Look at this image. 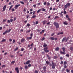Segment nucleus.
I'll return each instance as SVG.
<instances>
[{
  "instance_id": "8",
  "label": "nucleus",
  "mask_w": 73,
  "mask_h": 73,
  "mask_svg": "<svg viewBox=\"0 0 73 73\" xmlns=\"http://www.w3.org/2000/svg\"><path fill=\"white\" fill-rule=\"evenodd\" d=\"M15 70L16 71L17 73H19V68L18 67H16L15 68Z\"/></svg>"
},
{
  "instance_id": "40",
  "label": "nucleus",
  "mask_w": 73,
  "mask_h": 73,
  "mask_svg": "<svg viewBox=\"0 0 73 73\" xmlns=\"http://www.w3.org/2000/svg\"><path fill=\"white\" fill-rule=\"evenodd\" d=\"M58 18H59V17L58 16H56L55 17V19H58Z\"/></svg>"
},
{
  "instance_id": "34",
  "label": "nucleus",
  "mask_w": 73,
  "mask_h": 73,
  "mask_svg": "<svg viewBox=\"0 0 73 73\" xmlns=\"http://www.w3.org/2000/svg\"><path fill=\"white\" fill-rule=\"evenodd\" d=\"M50 38L52 40H54V38L53 37H51Z\"/></svg>"
},
{
  "instance_id": "39",
  "label": "nucleus",
  "mask_w": 73,
  "mask_h": 73,
  "mask_svg": "<svg viewBox=\"0 0 73 73\" xmlns=\"http://www.w3.org/2000/svg\"><path fill=\"white\" fill-rule=\"evenodd\" d=\"M20 3H21V4H24V2H23V1H20Z\"/></svg>"
},
{
  "instance_id": "33",
  "label": "nucleus",
  "mask_w": 73,
  "mask_h": 73,
  "mask_svg": "<svg viewBox=\"0 0 73 73\" xmlns=\"http://www.w3.org/2000/svg\"><path fill=\"white\" fill-rule=\"evenodd\" d=\"M45 40V38L44 37H43L42 39H41V40L42 41H44Z\"/></svg>"
},
{
  "instance_id": "15",
  "label": "nucleus",
  "mask_w": 73,
  "mask_h": 73,
  "mask_svg": "<svg viewBox=\"0 0 73 73\" xmlns=\"http://www.w3.org/2000/svg\"><path fill=\"white\" fill-rule=\"evenodd\" d=\"M7 33H8V31H6L5 32L3 33V35H5Z\"/></svg>"
},
{
  "instance_id": "41",
  "label": "nucleus",
  "mask_w": 73,
  "mask_h": 73,
  "mask_svg": "<svg viewBox=\"0 0 73 73\" xmlns=\"http://www.w3.org/2000/svg\"><path fill=\"white\" fill-rule=\"evenodd\" d=\"M7 21V19H4L3 21V23H4V22H5Z\"/></svg>"
},
{
  "instance_id": "3",
  "label": "nucleus",
  "mask_w": 73,
  "mask_h": 73,
  "mask_svg": "<svg viewBox=\"0 0 73 73\" xmlns=\"http://www.w3.org/2000/svg\"><path fill=\"white\" fill-rule=\"evenodd\" d=\"M70 5V3H67L66 5H65L64 6V8L66 9L68 8V7H69Z\"/></svg>"
},
{
  "instance_id": "12",
  "label": "nucleus",
  "mask_w": 73,
  "mask_h": 73,
  "mask_svg": "<svg viewBox=\"0 0 73 73\" xmlns=\"http://www.w3.org/2000/svg\"><path fill=\"white\" fill-rule=\"evenodd\" d=\"M63 24L64 25H68V22H67V21H66L64 22L63 23Z\"/></svg>"
},
{
  "instance_id": "26",
  "label": "nucleus",
  "mask_w": 73,
  "mask_h": 73,
  "mask_svg": "<svg viewBox=\"0 0 73 73\" xmlns=\"http://www.w3.org/2000/svg\"><path fill=\"white\" fill-rule=\"evenodd\" d=\"M25 69H28V66L27 65L25 66Z\"/></svg>"
},
{
  "instance_id": "44",
  "label": "nucleus",
  "mask_w": 73,
  "mask_h": 73,
  "mask_svg": "<svg viewBox=\"0 0 73 73\" xmlns=\"http://www.w3.org/2000/svg\"><path fill=\"white\" fill-rule=\"evenodd\" d=\"M47 5L48 6V5H50V3L49 2H48L47 3Z\"/></svg>"
},
{
  "instance_id": "37",
  "label": "nucleus",
  "mask_w": 73,
  "mask_h": 73,
  "mask_svg": "<svg viewBox=\"0 0 73 73\" xmlns=\"http://www.w3.org/2000/svg\"><path fill=\"white\" fill-rule=\"evenodd\" d=\"M10 56L11 58H13L14 57V56L13 55H10Z\"/></svg>"
},
{
  "instance_id": "14",
  "label": "nucleus",
  "mask_w": 73,
  "mask_h": 73,
  "mask_svg": "<svg viewBox=\"0 0 73 73\" xmlns=\"http://www.w3.org/2000/svg\"><path fill=\"white\" fill-rule=\"evenodd\" d=\"M66 37L63 38V39L62 40V42H64L66 40Z\"/></svg>"
},
{
  "instance_id": "22",
  "label": "nucleus",
  "mask_w": 73,
  "mask_h": 73,
  "mask_svg": "<svg viewBox=\"0 0 73 73\" xmlns=\"http://www.w3.org/2000/svg\"><path fill=\"white\" fill-rule=\"evenodd\" d=\"M47 46V44H45V43H44V44L43 45V47L45 48V47H46Z\"/></svg>"
},
{
  "instance_id": "19",
  "label": "nucleus",
  "mask_w": 73,
  "mask_h": 73,
  "mask_svg": "<svg viewBox=\"0 0 73 73\" xmlns=\"http://www.w3.org/2000/svg\"><path fill=\"white\" fill-rule=\"evenodd\" d=\"M54 59H56L58 58V56L57 55H56L54 56Z\"/></svg>"
},
{
  "instance_id": "29",
  "label": "nucleus",
  "mask_w": 73,
  "mask_h": 73,
  "mask_svg": "<svg viewBox=\"0 0 73 73\" xmlns=\"http://www.w3.org/2000/svg\"><path fill=\"white\" fill-rule=\"evenodd\" d=\"M67 64V62L66 61H64V65H66Z\"/></svg>"
},
{
  "instance_id": "25",
  "label": "nucleus",
  "mask_w": 73,
  "mask_h": 73,
  "mask_svg": "<svg viewBox=\"0 0 73 73\" xmlns=\"http://www.w3.org/2000/svg\"><path fill=\"white\" fill-rule=\"evenodd\" d=\"M73 47H71L70 48V50H73Z\"/></svg>"
},
{
  "instance_id": "4",
  "label": "nucleus",
  "mask_w": 73,
  "mask_h": 73,
  "mask_svg": "<svg viewBox=\"0 0 73 73\" xmlns=\"http://www.w3.org/2000/svg\"><path fill=\"white\" fill-rule=\"evenodd\" d=\"M47 49H48V47L45 48L44 49V50L46 53H48V52H49V51L48 50H47Z\"/></svg>"
},
{
  "instance_id": "50",
  "label": "nucleus",
  "mask_w": 73,
  "mask_h": 73,
  "mask_svg": "<svg viewBox=\"0 0 73 73\" xmlns=\"http://www.w3.org/2000/svg\"><path fill=\"white\" fill-rule=\"evenodd\" d=\"M18 50V48L16 47V48L15 49V50Z\"/></svg>"
},
{
  "instance_id": "18",
  "label": "nucleus",
  "mask_w": 73,
  "mask_h": 73,
  "mask_svg": "<svg viewBox=\"0 0 73 73\" xmlns=\"http://www.w3.org/2000/svg\"><path fill=\"white\" fill-rule=\"evenodd\" d=\"M60 53L61 54H66L65 53L61 51H60Z\"/></svg>"
},
{
  "instance_id": "9",
  "label": "nucleus",
  "mask_w": 73,
  "mask_h": 73,
  "mask_svg": "<svg viewBox=\"0 0 73 73\" xmlns=\"http://www.w3.org/2000/svg\"><path fill=\"white\" fill-rule=\"evenodd\" d=\"M47 22V21L46 20H44L42 22V23H43V25H45V24H46V22Z\"/></svg>"
},
{
  "instance_id": "30",
  "label": "nucleus",
  "mask_w": 73,
  "mask_h": 73,
  "mask_svg": "<svg viewBox=\"0 0 73 73\" xmlns=\"http://www.w3.org/2000/svg\"><path fill=\"white\" fill-rule=\"evenodd\" d=\"M6 67V65H3L1 66L2 68H5V67Z\"/></svg>"
},
{
  "instance_id": "23",
  "label": "nucleus",
  "mask_w": 73,
  "mask_h": 73,
  "mask_svg": "<svg viewBox=\"0 0 73 73\" xmlns=\"http://www.w3.org/2000/svg\"><path fill=\"white\" fill-rule=\"evenodd\" d=\"M12 7H13V5H12L10 6V7L9 9V10L10 11V10H11V9H12Z\"/></svg>"
},
{
  "instance_id": "60",
  "label": "nucleus",
  "mask_w": 73,
  "mask_h": 73,
  "mask_svg": "<svg viewBox=\"0 0 73 73\" xmlns=\"http://www.w3.org/2000/svg\"><path fill=\"white\" fill-rule=\"evenodd\" d=\"M60 60H62V59H63V58L62 57H60Z\"/></svg>"
},
{
  "instance_id": "35",
  "label": "nucleus",
  "mask_w": 73,
  "mask_h": 73,
  "mask_svg": "<svg viewBox=\"0 0 73 73\" xmlns=\"http://www.w3.org/2000/svg\"><path fill=\"white\" fill-rule=\"evenodd\" d=\"M35 73H38V71H37V70H35Z\"/></svg>"
},
{
  "instance_id": "27",
  "label": "nucleus",
  "mask_w": 73,
  "mask_h": 73,
  "mask_svg": "<svg viewBox=\"0 0 73 73\" xmlns=\"http://www.w3.org/2000/svg\"><path fill=\"white\" fill-rule=\"evenodd\" d=\"M41 9H40L38 10L37 11V13H39V12H40V11H41Z\"/></svg>"
},
{
  "instance_id": "10",
  "label": "nucleus",
  "mask_w": 73,
  "mask_h": 73,
  "mask_svg": "<svg viewBox=\"0 0 73 73\" xmlns=\"http://www.w3.org/2000/svg\"><path fill=\"white\" fill-rule=\"evenodd\" d=\"M25 41V39H24V38H23L21 39V42H24V41Z\"/></svg>"
},
{
  "instance_id": "56",
  "label": "nucleus",
  "mask_w": 73,
  "mask_h": 73,
  "mask_svg": "<svg viewBox=\"0 0 73 73\" xmlns=\"http://www.w3.org/2000/svg\"><path fill=\"white\" fill-rule=\"evenodd\" d=\"M64 68H67V66H66V65H64Z\"/></svg>"
},
{
  "instance_id": "45",
  "label": "nucleus",
  "mask_w": 73,
  "mask_h": 73,
  "mask_svg": "<svg viewBox=\"0 0 73 73\" xmlns=\"http://www.w3.org/2000/svg\"><path fill=\"white\" fill-rule=\"evenodd\" d=\"M31 66H32V65H31V64H29L28 65V66L29 67H31Z\"/></svg>"
},
{
  "instance_id": "42",
  "label": "nucleus",
  "mask_w": 73,
  "mask_h": 73,
  "mask_svg": "<svg viewBox=\"0 0 73 73\" xmlns=\"http://www.w3.org/2000/svg\"><path fill=\"white\" fill-rule=\"evenodd\" d=\"M27 27H30V24H29V23L27 24Z\"/></svg>"
},
{
  "instance_id": "55",
  "label": "nucleus",
  "mask_w": 73,
  "mask_h": 73,
  "mask_svg": "<svg viewBox=\"0 0 73 73\" xmlns=\"http://www.w3.org/2000/svg\"><path fill=\"white\" fill-rule=\"evenodd\" d=\"M64 70H65V68H63L62 69V71L63 72H64Z\"/></svg>"
},
{
  "instance_id": "21",
  "label": "nucleus",
  "mask_w": 73,
  "mask_h": 73,
  "mask_svg": "<svg viewBox=\"0 0 73 73\" xmlns=\"http://www.w3.org/2000/svg\"><path fill=\"white\" fill-rule=\"evenodd\" d=\"M5 41H6V39H3L2 40L1 42H5Z\"/></svg>"
},
{
  "instance_id": "32",
  "label": "nucleus",
  "mask_w": 73,
  "mask_h": 73,
  "mask_svg": "<svg viewBox=\"0 0 73 73\" xmlns=\"http://www.w3.org/2000/svg\"><path fill=\"white\" fill-rule=\"evenodd\" d=\"M31 31V30H29L28 31H26V33H29Z\"/></svg>"
},
{
  "instance_id": "62",
  "label": "nucleus",
  "mask_w": 73,
  "mask_h": 73,
  "mask_svg": "<svg viewBox=\"0 0 73 73\" xmlns=\"http://www.w3.org/2000/svg\"><path fill=\"white\" fill-rule=\"evenodd\" d=\"M36 12V11H33V15H35V13Z\"/></svg>"
},
{
  "instance_id": "1",
  "label": "nucleus",
  "mask_w": 73,
  "mask_h": 73,
  "mask_svg": "<svg viewBox=\"0 0 73 73\" xmlns=\"http://www.w3.org/2000/svg\"><path fill=\"white\" fill-rule=\"evenodd\" d=\"M54 25L56 27V29L59 28V27H60V25L58 23L56 22H54L53 23Z\"/></svg>"
},
{
  "instance_id": "7",
  "label": "nucleus",
  "mask_w": 73,
  "mask_h": 73,
  "mask_svg": "<svg viewBox=\"0 0 73 73\" xmlns=\"http://www.w3.org/2000/svg\"><path fill=\"white\" fill-rule=\"evenodd\" d=\"M43 70L44 71V73H46V67L45 66H44L43 67Z\"/></svg>"
},
{
  "instance_id": "24",
  "label": "nucleus",
  "mask_w": 73,
  "mask_h": 73,
  "mask_svg": "<svg viewBox=\"0 0 73 73\" xmlns=\"http://www.w3.org/2000/svg\"><path fill=\"white\" fill-rule=\"evenodd\" d=\"M32 38V37H29L27 38V39L28 40H31Z\"/></svg>"
},
{
  "instance_id": "38",
  "label": "nucleus",
  "mask_w": 73,
  "mask_h": 73,
  "mask_svg": "<svg viewBox=\"0 0 73 73\" xmlns=\"http://www.w3.org/2000/svg\"><path fill=\"white\" fill-rule=\"evenodd\" d=\"M66 18H69V16L68 15H66Z\"/></svg>"
},
{
  "instance_id": "53",
  "label": "nucleus",
  "mask_w": 73,
  "mask_h": 73,
  "mask_svg": "<svg viewBox=\"0 0 73 73\" xmlns=\"http://www.w3.org/2000/svg\"><path fill=\"white\" fill-rule=\"evenodd\" d=\"M44 4L45 5L46 4V2H45L44 3Z\"/></svg>"
},
{
  "instance_id": "11",
  "label": "nucleus",
  "mask_w": 73,
  "mask_h": 73,
  "mask_svg": "<svg viewBox=\"0 0 73 73\" xmlns=\"http://www.w3.org/2000/svg\"><path fill=\"white\" fill-rule=\"evenodd\" d=\"M46 63L47 64V65H49V64H50V62L46 60Z\"/></svg>"
},
{
  "instance_id": "31",
  "label": "nucleus",
  "mask_w": 73,
  "mask_h": 73,
  "mask_svg": "<svg viewBox=\"0 0 73 73\" xmlns=\"http://www.w3.org/2000/svg\"><path fill=\"white\" fill-rule=\"evenodd\" d=\"M66 71L68 73H69L70 72V70H68V69H66Z\"/></svg>"
},
{
  "instance_id": "36",
  "label": "nucleus",
  "mask_w": 73,
  "mask_h": 73,
  "mask_svg": "<svg viewBox=\"0 0 73 73\" xmlns=\"http://www.w3.org/2000/svg\"><path fill=\"white\" fill-rule=\"evenodd\" d=\"M64 14H66V11H65V9H64Z\"/></svg>"
},
{
  "instance_id": "54",
  "label": "nucleus",
  "mask_w": 73,
  "mask_h": 73,
  "mask_svg": "<svg viewBox=\"0 0 73 73\" xmlns=\"http://www.w3.org/2000/svg\"><path fill=\"white\" fill-rule=\"evenodd\" d=\"M9 41H10V42H11V41H12V40L11 39H9Z\"/></svg>"
},
{
  "instance_id": "13",
  "label": "nucleus",
  "mask_w": 73,
  "mask_h": 73,
  "mask_svg": "<svg viewBox=\"0 0 73 73\" xmlns=\"http://www.w3.org/2000/svg\"><path fill=\"white\" fill-rule=\"evenodd\" d=\"M31 61L29 60L26 62V64H29L31 63Z\"/></svg>"
},
{
  "instance_id": "43",
  "label": "nucleus",
  "mask_w": 73,
  "mask_h": 73,
  "mask_svg": "<svg viewBox=\"0 0 73 73\" xmlns=\"http://www.w3.org/2000/svg\"><path fill=\"white\" fill-rule=\"evenodd\" d=\"M36 17V15H33L32 17L33 18H35Z\"/></svg>"
},
{
  "instance_id": "28",
  "label": "nucleus",
  "mask_w": 73,
  "mask_h": 73,
  "mask_svg": "<svg viewBox=\"0 0 73 73\" xmlns=\"http://www.w3.org/2000/svg\"><path fill=\"white\" fill-rule=\"evenodd\" d=\"M15 61H13L11 62V64H15Z\"/></svg>"
},
{
  "instance_id": "64",
  "label": "nucleus",
  "mask_w": 73,
  "mask_h": 73,
  "mask_svg": "<svg viewBox=\"0 0 73 73\" xmlns=\"http://www.w3.org/2000/svg\"><path fill=\"white\" fill-rule=\"evenodd\" d=\"M29 15H27V19H28L29 18Z\"/></svg>"
},
{
  "instance_id": "6",
  "label": "nucleus",
  "mask_w": 73,
  "mask_h": 73,
  "mask_svg": "<svg viewBox=\"0 0 73 73\" xmlns=\"http://www.w3.org/2000/svg\"><path fill=\"white\" fill-rule=\"evenodd\" d=\"M19 6H20V4L16 5L14 8H15V9H17V8H18V7H19Z\"/></svg>"
},
{
  "instance_id": "49",
  "label": "nucleus",
  "mask_w": 73,
  "mask_h": 73,
  "mask_svg": "<svg viewBox=\"0 0 73 73\" xmlns=\"http://www.w3.org/2000/svg\"><path fill=\"white\" fill-rule=\"evenodd\" d=\"M16 20V17H15L14 18L13 21H15V20Z\"/></svg>"
},
{
  "instance_id": "46",
  "label": "nucleus",
  "mask_w": 73,
  "mask_h": 73,
  "mask_svg": "<svg viewBox=\"0 0 73 73\" xmlns=\"http://www.w3.org/2000/svg\"><path fill=\"white\" fill-rule=\"evenodd\" d=\"M68 20L69 21H71V19L69 18H68Z\"/></svg>"
},
{
  "instance_id": "48",
  "label": "nucleus",
  "mask_w": 73,
  "mask_h": 73,
  "mask_svg": "<svg viewBox=\"0 0 73 73\" xmlns=\"http://www.w3.org/2000/svg\"><path fill=\"white\" fill-rule=\"evenodd\" d=\"M30 36H31V37H33V34H31L30 35Z\"/></svg>"
},
{
  "instance_id": "57",
  "label": "nucleus",
  "mask_w": 73,
  "mask_h": 73,
  "mask_svg": "<svg viewBox=\"0 0 73 73\" xmlns=\"http://www.w3.org/2000/svg\"><path fill=\"white\" fill-rule=\"evenodd\" d=\"M26 9H25V8L24 9V10H23V11H24V12H26Z\"/></svg>"
},
{
  "instance_id": "17",
  "label": "nucleus",
  "mask_w": 73,
  "mask_h": 73,
  "mask_svg": "<svg viewBox=\"0 0 73 73\" xmlns=\"http://www.w3.org/2000/svg\"><path fill=\"white\" fill-rule=\"evenodd\" d=\"M62 49L63 50V52H65V47H63L62 48Z\"/></svg>"
},
{
  "instance_id": "52",
  "label": "nucleus",
  "mask_w": 73,
  "mask_h": 73,
  "mask_svg": "<svg viewBox=\"0 0 73 73\" xmlns=\"http://www.w3.org/2000/svg\"><path fill=\"white\" fill-rule=\"evenodd\" d=\"M38 21H36V24H38Z\"/></svg>"
},
{
  "instance_id": "59",
  "label": "nucleus",
  "mask_w": 73,
  "mask_h": 73,
  "mask_svg": "<svg viewBox=\"0 0 73 73\" xmlns=\"http://www.w3.org/2000/svg\"><path fill=\"white\" fill-rule=\"evenodd\" d=\"M10 21L11 22H12V21H13V19H10Z\"/></svg>"
},
{
  "instance_id": "47",
  "label": "nucleus",
  "mask_w": 73,
  "mask_h": 73,
  "mask_svg": "<svg viewBox=\"0 0 73 73\" xmlns=\"http://www.w3.org/2000/svg\"><path fill=\"white\" fill-rule=\"evenodd\" d=\"M63 63H64V62L63 61H61L60 62V64H63Z\"/></svg>"
},
{
  "instance_id": "58",
  "label": "nucleus",
  "mask_w": 73,
  "mask_h": 73,
  "mask_svg": "<svg viewBox=\"0 0 73 73\" xmlns=\"http://www.w3.org/2000/svg\"><path fill=\"white\" fill-rule=\"evenodd\" d=\"M60 15L61 16H63V15H62V13H60Z\"/></svg>"
},
{
  "instance_id": "2",
  "label": "nucleus",
  "mask_w": 73,
  "mask_h": 73,
  "mask_svg": "<svg viewBox=\"0 0 73 73\" xmlns=\"http://www.w3.org/2000/svg\"><path fill=\"white\" fill-rule=\"evenodd\" d=\"M52 69H55V66H56V63H54L53 61L52 62Z\"/></svg>"
},
{
  "instance_id": "5",
  "label": "nucleus",
  "mask_w": 73,
  "mask_h": 73,
  "mask_svg": "<svg viewBox=\"0 0 73 73\" xmlns=\"http://www.w3.org/2000/svg\"><path fill=\"white\" fill-rule=\"evenodd\" d=\"M7 8V5H5L3 7V10H2L3 12H4V11H5V9Z\"/></svg>"
},
{
  "instance_id": "16",
  "label": "nucleus",
  "mask_w": 73,
  "mask_h": 73,
  "mask_svg": "<svg viewBox=\"0 0 73 73\" xmlns=\"http://www.w3.org/2000/svg\"><path fill=\"white\" fill-rule=\"evenodd\" d=\"M59 49L60 48H59V47H57L56 48V49H55V50L56 51H58V50H59Z\"/></svg>"
},
{
  "instance_id": "51",
  "label": "nucleus",
  "mask_w": 73,
  "mask_h": 73,
  "mask_svg": "<svg viewBox=\"0 0 73 73\" xmlns=\"http://www.w3.org/2000/svg\"><path fill=\"white\" fill-rule=\"evenodd\" d=\"M13 43H15V39H13Z\"/></svg>"
},
{
  "instance_id": "20",
  "label": "nucleus",
  "mask_w": 73,
  "mask_h": 73,
  "mask_svg": "<svg viewBox=\"0 0 73 73\" xmlns=\"http://www.w3.org/2000/svg\"><path fill=\"white\" fill-rule=\"evenodd\" d=\"M41 11H45L46 9L44 8H42Z\"/></svg>"
},
{
  "instance_id": "61",
  "label": "nucleus",
  "mask_w": 73,
  "mask_h": 73,
  "mask_svg": "<svg viewBox=\"0 0 73 73\" xmlns=\"http://www.w3.org/2000/svg\"><path fill=\"white\" fill-rule=\"evenodd\" d=\"M12 11H15V9L13 8L12 9Z\"/></svg>"
},
{
  "instance_id": "63",
  "label": "nucleus",
  "mask_w": 73,
  "mask_h": 73,
  "mask_svg": "<svg viewBox=\"0 0 73 73\" xmlns=\"http://www.w3.org/2000/svg\"><path fill=\"white\" fill-rule=\"evenodd\" d=\"M11 29H9V31H8V32H11Z\"/></svg>"
}]
</instances>
